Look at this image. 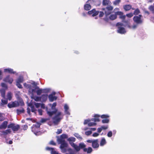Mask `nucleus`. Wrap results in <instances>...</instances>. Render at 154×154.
I'll return each mask as SVG.
<instances>
[{"label":"nucleus","instance_id":"1","mask_svg":"<svg viewBox=\"0 0 154 154\" xmlns=\"http://www.w3.org/2000/svg\"><path fill=\"white\" fill-rule=\"evenodd\" d=\"M23 85L25 88L29 89V92L31 94H33L36 92L38 95H40L42 93H47L50 90L48 88L44 89L40 88L35 85V82H33L32 84H28L24 83Z\"/></svg>","mask_w":154,"mask_h":154},{"label":"nucleus","instance_id":"2","mask_svg":"<svg viewBox=\"0 0 154 154\" xmlns=\"http://www.w3.org/2000/svg\"><path fill=\"white\" fill-rule=\"evenodd\" d=\"M47 114L50 116L53 115H55V116L53 118V122L55 125L57 124L63 118V116L61 115V112L57 111L56 109L53 111H47Z\"/></svg>","mask_w":154,"mask_h":154},{"label":"nucleus","instance_id":"3","mask_svg":"<svg viewBox=\"0 0 154 154\" xmlns=\"http://www.w3.org/2000/svg\"><path fill=\"white\" fill-rule=\"evenodd\" d=\"M57 140L59 144H60V148L61 149V151L65 152V149L64 147H67L68 144L65 141L64 139L67 138L68 137V135L66 134H63L59 137H57Z\"/></svg>","mask_w":154,"mask_h":154},{"label":"nucleus","instance_id":"4","mask_svg":"<svg viewBox=\"0 0 154 154\" xmlns=\"http://www.w3.org/2000/svg\"><path fill=\"white\" fill-rule=\"evenodd\" d=\"M125 21L124 20L123 21V22L125 23V24H123L121 23H117L116 26L118 27L117 32L118 33L121 34H124L126 33V31L124 27V26H125L126 25V23L125 22Z\"/></svg>","mask_w":154,"mask_h":154},{"label":"nucleus","instance_id":"5","mask_svg":"<svg viewBox=\"0 0 154 154\" xmlns=\"http://www.w3.org/2000/svg\"><path fill=\"white\" fill-rule=\"evenodd\" d=\"M67 140L69 142L71 146L74 148L76 151L78 152L79 151V149L78 147V146L73 143V142H75V138L72 137H70L68 138Z\"/></svg>","mask_w":154,"mask_h":154},{"label":"nucleus","instance_id":"6","mask_svg":"<svg viewBox=\"0 0 154 154\" xmlns=\"http://www.w3.org/2000/svg\"><path fill=\"white\" fill-rule=\"evenodd\" d=\"M40 124L39 123H37L35 125H34L32 127V131L36 135L40 134L39 128Z\"/></svg>","mask_w":154,"mask_h":154},{"label":"nucleus","instance_id":"7","mask_svg":"<svg viewBox=\"0 0 154 154\" xmlns=\"http://www.w3.org/2000/svg\"><path fill=\"white\" fill-rule=\"evenodd\" d=\"M8 128H11L14 131H17L20 128V126L19 125L16 124L14 123H11L8 125Z\"/></svg>","mask_w":154,"mask_h":154},{"label":"nucleus","instance_id":"8","mask_svg":"<svg viewBox=\"0 0 154 154\" xmlns=\"http://www.w3.org/2000/svg\"><path fill=\"white\" fill-rule=\"evenodd\" d=\"M142 16L139 15L138 16H135L133 17L134 21L137 24H140L142 23V20L141 19Z\"/></svg>","mask_w":154,"mask_h":154},{"label":"nucleus","instance_id":"9","mask_svg":"<svg viewBox=\"0 0 154 154\" xmlns=\"http://www.w3.org/2000/svg\"><path fill=\"white\" fill-rule=\"evenodd\" d=\"M113 7L111 6L107 7L104 10V12L106 17L110 14L113 9Z\"/></svg>","mask_w":154,"mask_h":154},{"label":"nucleus","instance_id":"10","mask_svg":"<svg viewBox=\"0 0 154 154\" xmlns=\"http://www.w3.org/2000/svg\"><path fill=\"white\" fill-rule=\"evenodd\" d=\"M92 121L91 119H88L85 120L84 121V125L88 124V126H94L96 125V123H95V122H92L91 121Z\"/></svg>","mask_w":154,"mask_h":154},{"label":"nucleus","instance_id":"11","mask_svg":"<svg viewBox=\"0 0 154 154\" xmlns=\"http://www.w3.org/2000/svg\"><path fill=\"white\" fill-rule=\"evenodd\" d=\"M64 149L65 150V152H64L61 151L62 152H66V154H75L74 151L72 150L71 148L68 147V146L64 147Z\"/></svg>","mask_w":154,"mask_h":154},{"label":"nucleus","instance_id":"12","mask_svg":"<svg viewBox=\"0 0 154 154\" xmlns=\"http://www.w3.org/2000/svg\"><path fill=\"white\" fill-rule=\"evenodd\" d=\"M102 119H105L102 120V122L103 123H107L109 122V119L107 118L109 117V116L107 115H103L100 116Z\"/></svg>","mask_w":154,"mask_h":154},{"label":"nucleus","instance_id":"13","mask_svg":"<svg viewBox=\"0 0 154 154\" xmlns=\"http://www.w3.org/2000/svg\"><path fill=\"white\" fill-rule=\"evenodd\" d=\"M55 92H53L52 94L49 95L48 98L50 101L52 102L54 100H55L57 99V97L54 95L55 94Z\"/></svg>","mask_w":154,"mask_h":154},{"label":"nucleus","instance_id":"14","mask_svg":"<svg viewBox=\"0 0 154 154\" xmlns=\"http://www.w3.org/2000/svg\"><path fill=\"white\" fill-rule=\"evenodd\" d=\"M99 12L98 11H96L95 9H94L92 10L89 11L88 13L89 15H91L92 16H95L98 14Z\"/></svg>","mask_w":154,"mask_h":154},{"label":"nucleus","instance_id":"15","mask_svg":"<svg viewBox=\"0 0 154 154\" xmlns=\"http://www.w3.org/2000/svg\"><path fill=\"white\" fill-rule=\"evenodd\" d=\"M99 145L98 143V140H94L93 142L92 143V146L94 149L98 148L99 147Z\"/></svg>","mask_w":154,"mask_h":154},{"label":"nucleus","instance_id":"16","mask_svg":"<svg viewBox=\"0 0 154 154\" xmlns=\"http://www.w3.org/2000/svg\"><path fill=\"white\" fill-rule=\"evenodd\" d=\"M64 109L65 114L69 115H70V113L69 110V107L67 104H65L64 105Z\"/></svg>","mask_w":154,"mask_h":154},{"label":"nucleus","instance_id":"17","mask_svg":"<svg viewBox=\"0 0 154 154\" xmlns=\"http://www.w3.org/2000/svg\"><path fill=\"white\" fill-rule=\"evenodd\" d=\"M1 133V135L3 136H6L7 134H10L11 132V130L10 129H7L5 130L0 131Z\"/></svg>","mask_w":154,"mask_h":154},{"label":"nucleus","instance_id":"18","mask_svg":"<svg viewBox=\"0 0 154 154\" xmlns=\"http://www.w3.org/2000/svg\"><path fill=\"white\" fill-rule=\"evenodd\" d=\"M8 122L6 121L3 122L0 125V129H5L8 127Z\"/></svg>","mask_w":154,"mask_h":154},{"label":"nucleus","instance_id":"19","mask_svg":"<svg viewBox=\"0 0 154 154\" xmlns=\"http://www.w3.org/2000/svg\"><path fill=\"white\" fill-rule=\"evenodd\" d=\"M46 149L47 150L50 151L51 154H61L58 153L57 152L55 151L54 149L53 148L47 147L46 148Z\"/></svg>","mask_w":154,"mask_h":154},{"label":"nucleus","instance_id":"20","mask_svg":"<svg viewBox=\"0 0 154 154\" xmlns=\"http://www.w3.org/2000/svg\"><path fill=\"white\" fill-rule=\"evenodd\" d=\"M13 81L12 78L10 77L9 75L6 76L4 79V81L8 82L10 84H11Z\"/></svg>","mask_w":154,"mask_h":154},{"label":"nucleus","instance_id":"21","mask_svg":"<svg viewBox=\"0 0 154 154\" xmlns=\"http://www.w3.org/2000/svg\"><path fill=\"white\" fill-rule=\"evenodd\" d=\"M4 71L5 72H7L11 74H15L16 75H18V74L16 72L13 71V69L11 68L5 69Z\"/></svg>","mask_w":154,"mask_h":154},{"label":"nucleus","instance_id":"22","mask_svg":"<svg viewBox=\"0 0 154 154\" xmlns=\"http://www.w3.org/2000/svg\"><path fill=\"white\" fill-rule=\"evenodd\" d=\"M125 22L126 23V25H125V26H127L128 27L130 28V29H136L137 27V24H134L132 26H130L129 24V23L128 22V21H125Z\"/></svg>","mask_w":154,"mask_h":154},{"label":"nucleus","instance_id":"23","mask_svg":"<svg viewBox=\"0 0 154 154\" xmlns=\"http://www.w3.org/2000/svg\"><path fill=\"white\" fill-rule=\"evenodd\" d=\"M117 15L120 16L119 18L122 20H124L126 18V16L123 15V12L121 11H118L116 12Z\"/></svg>","mask_w":154,"mask_h":154},{"label":"nucleus","instance_id":"24","mask_svg":"<svg viewBox=\"0 0 154 154\" xmlns=\"http://www.w3.org/2000/svg\"><path fill=\"white\" fill-rule=\"evenodd\" d=\"M100 117V116L97 114H95L94 116L95 118L91 119L92 121L96 122L100 121L99 118Z\"/></svg>","mask_w":154,"mask_h":154},{"label":"nucleus","instance_id":"25","mask_svg":"<svg viewBox=\"0 0 154 154\" xmlns=\"http://www.w3.org/2000/svg\"><path fill=\"white\" fill-rule=\"evenodd\" d=\"M31 98L33 99L36 101H41L40 97L34 96L33 95V94H31Z\"/></svg>","mask_w":154,"mask_h":154},{"label":"nucleus","instance_id":"26","mask_svg":"<svg viewBox=\"0 0 154 154\" xmlns=\"http://www.w3.org/2000/svg\"><path fill=\"white\" fill-rule=\"evenodd\" d=\"M41 98V101L42 102H45L47 99L48 95L47 94H43L40 97Z\"/></svg>","mask_w":154,"mask_h":154},{"label":"nucleus","instance_id":"27","mask_svg":"<svg viewBox=\"0 0 154 154\" xmlns=\"http://www.w3.org/2000/svg\"><path fill=\"white\" fill-rule=\"evenodd\" d=\"M84 8L85 10L88 11L91 9V5L88 3V2H87L86 4L84 5Z\"/></svg>","mask_w":154,"mask_h":154},{"label":"nucleus","instance_id":"28","mask_svg":"<svg viewBox=\"0 0 154 154\" xmlns=\"http://www.w3.org/2000/svg\"><path fill=\"white\" fill-rule=\"evenodd\" d=\"M106 143V141L104 138H102L100 142V146H103Z\"/></svg>","mask_w":154,"mask_h":154},{"label":"nucleus","instance_id":"29","mask_svg":"<svg viewBox=\"0 0 154 154\" xmlns=\"http://www.w3.org/2000/svg\"><path fill=\"white\" fill-rule=\"evenodd\" d=\"M83 150L85 152H87L88 153H91L92 151V149L91 147H89L88 149L84 148Z\"/></svg>","mask_w":154,"mask_h":154},{"label":"nucleus","instance_id":"30","mask_svg":"<svg viewBox=\"0 0 154 154\" xmlns=\"http://www.w3.org/2000/svg\"><path fill=\"white\" fill-rule=\"evenodd\" d=\"M117 15L116 12H115V14H111L109 17V18L111 20H114L117 18Z\"/></svg>","mask_w":154,"mask_h":154},{"label":"nucleus","instance_id":"31","mask_svg":"<svg viewBox=\"0 0 154 154\" xmlns=\"http://www.w3.org/2000/svg\"><path fill=\"white\" fill-rule=\"evenodd\" d=\"M23 81V76H20L16 81L17 83H21Z\"/></svg>","mask_w":154,"mask_h":154},{"label":"nucleus","instance_id":"32","mask_svg":"<svg viewBox=\"0 0 154 154\" xmlns=\"http://www.w3.org/2000/svg\"><path fill=\"white\" fill-rule=\"evenodd\" d=\"M28 106H29L31 108V111L32 112H34L35 113L36 110L35 109V108L32 105L31 103H29L28 104Z\"/></svg>","mask_w":154,"mask_h":154},{"label":"nucleus","instance_id":"33","mask_svg":"<svg viewBox=\"0 0 154 154\" xmlns=\"http://www.w3.org/2000/svg\"><path fill=\"white\" fill-rule=\"evenodd\" d=\"M79 147V150L81 149L85 148V147H86L85 145L83 143H80L79 144V146H78Z\"/></svg>","mask_w":154,"mask_h":154},{"label":"nucleus","instance_id":"34","mask_svg":"<svg viewBox=\"0 0 154 154\" xmlns=\"http://www.w3.org/2000/svg\"><path fill=\"white\" fill-rule=\"evenodd\" d=\"M131 6L130 5H127L124 6V8L125 11H128L130 9Z\"/></svg>","mask_w":154,"mask_h":154},{"label":"nucleus","instance_id":"35","mask_svg":"<svg viewBox=\"0 0 154 154\" xmlns=\"http://www.w3.org/2000/svg\"><path fill=\"white\" fill-rule=\"evenodd\" d=\"M12 94L11 92H8L7 95V97L8 100H11Z\"/></svg>","mask_w":154,"mask_h":154},{"label":"nucleus","instance_id":"36","mask_svg":"<svg viewBox=\"0 0 154 154\" xmlns=\"http://www.w3.org/2000/svg\"><path fill=\"white\" fill-rule=\"evenodd\" d=\"M110 1H103V5H106L110 4Z\"/></svg>","mask_w":154,"mask_h":154},{"label":"nucleus","instance_id":"37","mask_svg":"<svg viewBox=\"0 0 154 154\" xmlns=\"http://www.w3.org/2000/svg\"><path fill=\"white\" fill-rule=\"evenodd\" d=\"M24 109L23 108L20 109H17V113L18 114H20L21 113H23L24 112Z\"/></svg>","mask_w":154,"mask_h":154},{"label":"nucleus","instance_id":"38","mask_svg":"<svg viewBox=\"0 0 154 154\" xmlns=\"http://www.w3.org/2000/svg\"><path fill=\"white\" fill-rule=\"evenodd\" d=\"M74 135L79 140H82V137L78 133H75L74 134Z\"/></svg>","mask_w":154,"mask_h":154},{"label":"nucleus","instance_id":"39","mask_svg":"<svg viewBox=\"0 0 154 154\" xmlns=\"http://www.w3.org/2000/svg\"><path fill=\"white\" fill-rule=\"evenodd\" d=\"M1 96L3 97H5V91L4 89L1 90Z\"/></svg>","mask_w":154,"mask_h":154},{"label":"nucleus","instance_id":"40","mask_svg":"<svg viewBox=\"0 0 154 154\" xmlns=\"http://www.w3.org/2000/svg\"><path fill=\"white\" fill-rule=\"evenodd\" d=\"M8 103V100H2L1 104L4 105L7 104Z\"/></svg>","mask_w":154,"mask_h":154},{"label":"nucleus","instance_id":"41","mask_svg":"<svg viewBox=\"0 0 154 154\" xmlns=\"http://www.w3.org/2000/svg\"><path fill=\"white\" fill-rule=\"evenodd\" d=\"M8 106L9 108H12V107H14V104H13V102H12L11 103H9L8 104Z\"/></svg>","mask_w":154,"mask_h":154},{"label":"nucleus","instance_id":"42","mask_svg":"<svg viewBox=\"0 0 154 154\" xmlns=\"http://www.w3.org/2000/svg\"><path fill=\"white\" fill-rule=\"evenodd\" d=\"M133 15V14L132 13H131L129 14H127L126 15V17H127L128 18H131L132 17Z\"/></svg>","mask_w":154,"mask_h":154},{"label":"nucleus","instance_id":"43","mask_svg":"<svg viewBox=\"0 0 154 154\" xmlns=\"http://www.w3.org/2000/svg\"><path fill=\"white\" fill-rule=\"evenodd\" d=\"M140 13V11L138 9H136L134 12V15H137Z\"/></svg>","mask_w":154,"mask_h":154},{"label":"nucleus","instance_id":"44","mask_svg":"<svg viewBox=\"0 0 154 154\" xmlns=\"http://www.w3.org/2000/svg\"><path fill=\"white\" fill-rule=\"evenodd\" d=\"M149 9L153 13H154V7L152 6H150L149 7Z\"/></svg>","mask_w":154,"mask_h":154},{"label":"nucleus","instance_id":"45","mask_svg":"<svg viewBox=\"0 0 154 154\" xmlns=\"http://www.w3.org/2000/svg\"><path fill=\"white\" fill-rule=\"evenodd\" d=\"M101 127L102 130H106L108 128V125L105 126L103 125L101 126Z\"/></svg>","mask_w":154,"mask_h":154},{"label":"nucleus","instance_id":"46","mask_svg":"<svg viewBox=\"0 0 154 154\" xmlns=\"http://www.w3.org/2000/svg\"><path fill=\"white\" fill-rule=\"evenodd\" d=\"M92 133L91 131H86L85 132V134L87 135H89Z\"/></svg>","mask_w":154,"mask_h":154},{"label":"nucleus","instance_id":"47","mask_svg":"<svg viewBox=\"0 0 154 154\" xmlns=\"http://www.w3.org/2000/svg\"><path fill=\"white\" fill-rule=\"evenodd\" d=\"M107 135L109 137H111L112 136V131H110L108 132L107 133Z\"/></svg>","mask_w":154,"mask_h":154},{"label":"nucleus","instance_id":"48","mask_svg":"<svg viewBox=\"0 0 154 154\" xmlns=\"http://www.w3.org/2000/svg\"><path fill=\"white\" fill-rule=\"evenodd\" d=\"M13 103L14 104V107L18 106L19 105V104L17 101H15L13 102Z\"/></svg>","mask_w":154,"mask_h":154},{"label":"nucleus","instance_id":"49","mask_svg":"<svg viewBox=\"0 0 154 154\" xmlns=\"http://www.w3.org/2000/svg\"><path fill=\"white\" fill-rule=\"evenodd\" d=\"M34 105L37 108H38L40 106V103H35Z\"/></svg>","mask_w":154,"mask_h":154},{"label":"nucleus","instance_id":"50","mask_svg":"<svg viewBox=\"0 0 154 154\" xmlns=\"http://www.w3.org/2000/svg\"><path fill=\"white\" fill-rule=\"evenodd\" d=\"M16 85L17 86V87L20 88H22V86L20 84V83H17L16 82Z\"/></svg>","mask_w":154,"mask_h":154},{"label":"nucleus","instance_id":"51","mask_svg":"<svg viewBox=\"0 0 154 154\" xmlns=\"http://www.w3.org/2000/svg\"><path fill=\"white\" fill-rule=\"evenodd\" d=\"M56 106V103H54L52 105V106L51 107V109H55V106Z\"/></svg>","mask_w":154,"mask_h":154},{"label":"nucleus","instance_id":"52","mask_svg":"<svg viewBox=\"0 0 154 154\" xmlns=\"http://www.w3.org/2000/svg\"><path fill=\"white\" fill-rule=\"evenodd\" d=\"M120 1H115L113 2V4L114 5H116L119 4L120 3Z\"/></svg>","mask_w":154,"mask_h":154},{"label":"nucleus","instance_id":"53","mask_svg":"<svg viewBox=\"0 0 154 154\" xmlns=\"http://www.w3.org/2000/svg\"><path fill=\"white\" fill-rule=\"evenodd\" d=\"M1 86L2 87L7 88V86L6 85L5 83H2L1 84Z\"/></svg>","mask_w":154,"mask_h":154},{"label":"nucleus","instance_id":"54","mask_svg":"<svg viewBox=\"0 0 154 154\" xmlns=\"http://www.w3.org/2000/svg\"><path fill=\"white\" fill-rule=\"evenodd\" d=\"M99 135V134L97 133H94L93 134L92 136L94 137H97Z\"/></svg>","mask_w":154,"mask_h":154},{"label":"nucleus","instance_id":"55","mask_svg":"<svg viewBox=\"0 0 154 154\" xmlns=\"http://www.w3.org/2000/svg\"><path fill=\"white\" fill-rule=\"evenodd\" d=\"M62 131L61 129H58L57 131V132L56 133L57 134H59L62 133Z\"/></svg>","mask_w":154,"mask_h":154},{"label":"nucleus","instance_id":"56","mask_svg":"<svg viewBox=\"0 0 154 154\" xmlns=\"http://www.w3.org/2000/svg\"><path fill=\"white\" fill-rule=\"evenodd\" d=\"M38 111L40 115H42V109H38Z\"/></svg>","mask_w":154,"mask_h":154},{"label":"nucleus","instance_id":"57","mask_svg":"<svg viewBox=\"0 0 154 154\" xmlns=\"http://www.w3.org/2000/svg\"><path fill=\"white\" fill-rule=\"evenodd\" d=\"M102 130V128H101V127L98 128L97 129V132L99 133H100V132H101Z\"/></svg>","mask_w":154,"mask_h":154},{"label":"nucleus","instance_id":"58","mask_svg":"<svg viewBox=\"0 0 154 154\" xmlns=\"http://www.w3.org/2000/svg\"><path fill=\"white\" fill-rule=\"evenodd\" d=\"M50 144L53 145H56V143L52 140H51L50 142Z\"/></svg>","mask_w":154,"mask_h":154},{"label":"nucleus","instance_id":"59","mask_svg":"<svg viewBox=\"0 0 154 154\" xmlns=\"http://www.w3.org/2000/svg\"><path fill=\"white\" fill-rule=\"evenodd\" d=\"M94 140H87V142L88 143H93V142Z\"/></svg>","mask_w":154,"mask_h":154},{"label":"nucleus","instance_id":"60","mask_svg":"<svg viewBox=\"0 0 154 154\" xmlns=\"http://www.w3.org/2000/svg\"><path fill=\"white\" fill-rule=\"evenodd\" d=\"M40 106L41 108L43 109H45V104L43 103H40Z\"/></svg>","mask_w":154,"mask_h":154},{"label":"nucleus","instance_id":"61","mask_svg":"<svg viewBox=\"0 0 154 154\" xmlns=\"http://www.w3.org/2000/svg\"><path fill=\"white\" fill-rule=\"evenodd\" d=\"M89 129L91 130V131H95L96 128H89Z\"/></svg>","mask_w":154,"mask_h":154},{"label":"nucleus","instance_id":"62","mask_svg":"<svg viewBox=\"0 0 154 154\" xmlns=\"http://www.w3.org/2000/svg\"><path fill=\"white\" fill-rule=\"evenodd\" d=\"M104 15V13L103 12H100V14H99V16L100 17H102Z\"/></svg>","mask_w":154,"mask_h":154},{"label":"nucleus","instance_id":"63","mask_svg":"<svg viewBox=\"0 0 154 154\" xmlns=\"http://www.w3.org/2000/svg\"><path fill=\"white\" fill-rule=\"evenodd\" d=\"M47 120V119H42L41 120V122H44L46 121Z\"/></svg>","mask_w":154,"mask_h":154},{"label":"nucleus","instance_id":"64","mask_svg":"<svg viewBox=\"0 0 154 154\" xmlns=\"http://www.w3.org/2000/svg\"><path fill=\"white\" fill-rule=\"evenodd\" d=\"M27 113H28V114H29V115L30 114V108H29V107H28L27 109Z\"/></svg>","mask_w":154,"mask_h":154}]
</instances>
